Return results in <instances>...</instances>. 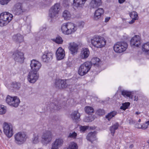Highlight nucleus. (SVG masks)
I'll return each instance as SVG.
<instances>
[{
  "label": "nucleus",
  "mask_w": 149,
  "mask_h": 149,
  "mask_svg": "<svg viewBox=\"0 0 149 149\" xmlns=\"http://www.w3.org/2000/svg\"><path fill=\"white\" fill-rule=\"evenodd\" d=\"M134 147V145L133 144H131V145L130 146L129 148H133Z\"/></svg>",
  "instance_id": "nucleus-57"
},
{
  "label": "nucleus",
  "mask_w": 149,
  "mask_h": 149,
  "mask_svg": "<svg viewBox=\"0 0 149 149\" xmlns=\"http://www.w3.org/2000/svg\"><path fill=\"white\" fill-rule=\"evenodd\" d=\"M117 112L116 111H113L108 113V114L105 116V118L108 121H110L111 119L114 117L117 114Z\"/></svg>",
  "instance_id": "nucleus-30"
},
{
  "label": "nucleus",
  "mask_w": 149,
  "mask_h": 149,
  "mask_svg": "<svg viewBox=\"0 0 149 149\" xmlns=\"http://www.w3.org/2000/svg\"><path fill=\"white\" fill-rule=\"evenodd\" d=\"M12 57L15 61L17 62H22L24 60V54L21 50H17L13 52Z\"/></svg>",
  "instance_id": "nucleus-12"
},
{
  "label": "nucleus",
  "mask_w": 149,
  "mask_h": 149,
  "mask_svg": "<svg viewBox=\"0 0 149 149\" xmlns=\"http://www.w3.org/2000/svg\"><path fill=\"white\" fill-rule=\"evenodd\" d=\"M92 63L88 61L81 64L79 67L78 71V74L81 76L86 74L90 70Z\"/></svg>",
  "instance_id": "nucleus-5"
},
{
  "label": "nucleus",
  "mask_w": 149,
  "mask_h": 149,
  "mask_svg": "<svg viewBox=\"0 0 149 149\" xmlns=\"http://www.w3.org/2000/svg\"><path fill=\"white\" fill-rule=\"evenodd\" d=\"M60 4L59 3H56L52 6L49 10V16L51 19H52L56 15L58 14L60 10Z\"/></svg>",
  "instance_id": "nucleus-13"
},
{
  "label": "nucleus",
  "mask_w": 149,
  "mask_h": 149,
  "mask_svg": "<svg viewBox=\"0 0 149 149\" xmlns=\"http://www.w3.org/2000/svg\"><path fill=\"white\" fill-rule=\"evenodd\" d=\"M63 5L64 6L67 8L69 6V3L68 1L67 0H64L63 2Z\"/></svg>",
  "instance_id": "nucleus-51"
},
{
  "label": "nucleus",
  "mask_w": 149,
  "mask_h": 149,
  "mask_svg": "<svg viewBox=\"0 0 149 149\" xmlns=\"http://www.w3.org/2000/svg\"><path fill=\"white\" fill-rule=\"evenodd\" d=\"M11 0H0V3L2 5L7 4Z\"/></svg>",
  "instance_id": "nucleus-48"
},
{
  "label": "nucleus",
  "mask_w": 149,
  "mask_h": 149,
  "mask_svg": "<svg viewBox=\"0 0 149 149\" xmlns=\"http://www.w3.org/2000/svg\"><path fill=\"white\" fill-rule=\"evenodd\" d=\"M39 76V74L38 72L31 71L28 76V79L30 83H34L38 80Z\"/></svg>",
  "instance_id": "nucleus-16"
},
{
  "label": "nucleus",
  "mask_w": 149,
  "mask_h": 149,
  "mask_svg": "<svg viewBox=\"0 0 149 149\" xmlns=\"http://www.w3.org/2000/svg\"><path fill=\"white\" fill-rule=\"evenodd\" d=\"M52 133L49 131H47L43 134L42 136L41 142L43 145H47L52 140Z\"/></svg>",
  "instance_id": "nucleus-11"
},
{
  "label": "nucleus",
  "mask_w": 149,
  "mask_h": 149,
  "mask_svg": "<svg viewBox=\"0 0 149 149\" xmlns=\"http://www.w3.org/2000/svg\"><path fill=\"white\" fill-rule=\"evenodd\" d=\"M38 142V136L36 134H34L33 139V142L34 144H36Z\"/></svg>",
  "instance_id": "nucleus-46"
},
{
  "label": "nucleus",
  "mask_w": 149,
  "mask_h": 149,
  "mask_svg": "<svg viewBox=\"0 0 149 149\" xmlns=\"http://www.w3.org/2000/svg\"><path fill=\"white\" fill-rule=\"evenodd\" d=\"M94 120V118L92 116L86 117L84 119V121L86 122H91Z\"/></svg>",
  "instance_id": "nucleus-44"
},
{
  "label": "nucleus",
  "mask_w": 149,
  "mask_h": 149,
  "mask_svg": "<svg viewBox=\"0 0 149 149\" xmlns=\"http://www.w3.org/2000/svg\"><path fill=\"white\" fill-rule=\"evenodd\" d=\"M63 17L64 19L66 20H69L70 18L71 14L67 10H65L63 13Z\"/></svg>",
  "instance_id": "nucleus-35"
},
{
  "label": "nucleus",
  "mask_w": 149,
  "mask_h": 149,
  "mask_svg": "<svg viewBox=\"0 0 149 149\" xmlns=\"http://www.w3.org/2000/svg\"><path fill=\"white\" fill-rule=\"evenodd\" d=\"M63 143L62 139L60 138L56 139L52 144L51 149H59V148L61 146Z\"/></svg>",
  "instance_id": "nucleus-20"
},
{
  "label": "nucleus",
  "mask_w": 149,
  "mask_h": 149,
  "mask_svg": "<svg viewBox=\"0 0 149 149\" xmlns=\"http://www.w3.org/2000/svg\"><path fill=\"white\" fill-rule=\"evenodd\" d=\"M130 15L131 18L132 19H137L138 15L137 13L136 12L133 11L131 12L130 14Z\"/></svg>",
  "instance_id": "nucleus-42"
},
{
  "label": "nucleus",
  "mask_w": 149,
  "mask_h": 149,
  "mask_svg": "<svg viewBox=\"0 0 149 149\" xmlns=\"http://www.w3.org/2000/svg\"><path fill=\"white\" fill-rule=\"evenodd\" d=\"M52 40L54 42L58 44H61L63 42L62 38L59 35H57L55 38L53 39Z\"/></svg>",
  "instance_id": "nucleus-36"
},
{
  "label": "nucleus",
  "mask_w": 149,
  "mask_h": 149,
  "mask_svg": "<svg viewBox=\"0 0 149 149\" xmlns=\"http://www.w3.org/2000/svg\"><path fill=\"white\" fill-rule=\"evenodd\" d=\"M130 124H134L135 123V121L132 120H130Z\"/></svg>",
  "instance_id": "nucleus-53"
},
{
  "label": "nucleus",
  "mask_w": 149,
  "mask_h": 149,
  "mask_svg": "<svg viewBox=\"0 0 149 149\" xmlns=\"http://www.w3.org/2000/svg\"><path fill=\"white\" fill-rule=\"evenodd\" d=\"M88 128V126H81L80 127V131L81 132H84Z\"/></svg>",
  "instance_id": "nucleus-47"
},
{
  "label": "nucleus",
  "mask_w": 149,
  "mask_h": 149,
  "mask_svg": "<svg viewBox=\"0 0 149 149\" xmlns=\"http://www.w3.org/2000/svg\"><path fill=\"white\" fill-rule=\"evenodd\" d=\"M118 1L119 3L122 4L125 1V0H118Z\"/></svg>",
  "instance_id": "nucleus-55"
},
{
  "label": "nucleus",
  "mask_w": 149,
  "mask_h": 149,
  "mask_svg": "<svg viewBox=\"0 0 149 149\" xmlns=\"http://www.w3.org/2000/svg\"><path fill=\"white\" fill-rule=\"evenodd\" d=\"M13 38L14 41L17 42H21L23 41V37L19 33L14 35Z\"/></svg>",
  "instance_id": "nucleus-27"
},
{
  "label": "nucleus",
  "mask_w": 149,
  "mask_h": 149,
  "mask_svg": "<svg viewBox=\"0 0 149 149\" xmlns=\"http://www.w3.org/2000/svg\"><path fill=\"white\" fill-rule=\"evenodd\" d=\"M80 113L78 111H75L72 113L71 115V117L73 120H79L80 117Z\"/></svg>",
  "instance_id": "nucleus-26"
},
{
  "label": "nucleus",
  "mask_w": 149,
  "mask_h": 149,
  "mask_svg": "<svg viewBox=\"0 0 149 149\" xmlns=\"http://www.w3.org/2000/svg\"><path fill=\"white\" fill-rule=\"evenodd\" d=\"M142 50L147 54L149 55V43H145L142 46Z\"/></svg>",
  "instance_id": "nucleus-33"
},
{
  "label": "nucleus",
  "mask_w": 149,
  "mask_h": 149,
  "mask_svg": "<svg viewBox=\"0 0 149 149\" xmlns=\"http://www.w3.org/2000/svg\"><path fill=\"white\" fill-rule=\"evenodd\" d=\"M60 102L57 100H56V99H54L53 102L52 103H50V109L52 112H53L54 110H59L62 108L63 106H64L66 104L65 102H63L62 104H59Z\"/></svg>",
  "instance_id": "nucleus-9"
},
{
  "label": "nucleus",
  "mask_w": 149,
  "mask_h": 149,
  "mask_svg": "<svg viewBox=\"0 0 149 149\" xmlns=\"http://www.w3.org/2000/svg\"><path fill=\"white\" fill-rule=\"evenodd\" d=\"M30 66L31 71L38 72L41 68L42 65L39 61L35 59L31 61Z\"/></svg>",
  "instance_id": "nucleus-15"
},
{
  "label": "nucleus",
  "mask_w": 149,
  "mask_h": 149,
  "mask_svg": "<svg viewBox=\"0 0 149 149\" xmlns=\"http://www.w3.org/2000/svg\"><path fill=\"white\" fill-rule=\"evenodd\" d=\"M91 42L95 47L101 48L105 45L106 41L103 37L95 36L91 39Z\"/></svg>",
  "instance_id": "nucleus-4"
},
{
  "label": "nucleus",
  "mask_w": 149,
  "mask_h": 149,
  "mask_svg": "<svg viewBox=\"0 0 149 149\" xmlns=\"http://www.w3.org/2000/svg\"><path fill=\"white\" fill-rule=\"evenodd\" d=\"M121 94L124 96L129 97L131 99L133 98V96L132 92L125 90H123L121 92Z\"/></svg>",
  "instance_id": "nucleus-32"
},
{
  "label": "nucleus",
  "mask_w": 149,
  "mask_h": 149,
  "mask_svg": "<svg viewBox=\"0 0 149 149\" xmlns=\"http://www.w3.org/2000/svg\"><path fill=\"white\" fill-rule=\"evenodd\" d=\"M104 11L102 8H98L95 12L93 19L95 20H97L100 19L102 15L104 13Z\"/></svg>",
  "instance_id": "nucleus-19"
},
{
  "label": "nucleus",
  "mask_w": 149,
  "mask_h": 149,
  "mask_svg": "<svg viewBox=\"0 0 149 149\" xmlns=\"http://www.w3.org/2000/svg\"><path fill=\"white\" fill-rule=\"evenodd\" d=\"M67 149H78L77 144L74 142L71 143Z\"/></svg>",
  "instance_id": "nucleus-40"
},
{
  "label": "nucleus",
  "mask_w": 149,
  "mask_h": 149,
  "mask_svg": "<svg viewBox=\"0 0 149 149\" xmlns=\"http://www.w3.org/2000/svg\"><path fill=\"white\" fill-rule=\"evenodd\" d=\"M90 51L87 48H83L81 52L80 56L82 59H86L89 55Z\"/></svg>",
  "instance_id": "nucleus-24"
},
{
  "label": "nucleus",
  "mask_w": 149,
  "mask_h": 149,
  "mask_svg": "<svg viewBox=\"0 0 149 149\" xmlns=\"http://www.w3.org/2000/svg\"><path fill=\"white\" fill-rule=\"evenodd\" d=\"M75 83V80L70 79L67 80L56 79L55 81L54 86L56 88L61 89L65 88L68 86L72 85Z\"/></svg>",
  "instance_id": "nucleus-1"
},
{
  "label": "nucleus",
  "mask_w": 149,
  "mask_h": 149,
  "mask_svg": "<svg viewBox=\"0 0 149 149\" xmlns=\"http://www.w3.org/2000/svg\"><path fill=\"white\" fill-rule=\"evenodd\" d=\"M146 123L148 125H149V120L146 122Z\"/></svg>",
  "instance_id": "nucleus-59"
},
{
  "label": "nucleus",
  "mask_w": 149,
  "mask_h": 149,
  "mask_svg": "<svg viewBox=\"0 0 149 149\" xmlns=\"http://www.w3.org/2000/svg\"><path fill=\"white\" fill-rule=\"evenodd\" d=\"M87 0H73V6L76 7L79 6L81 5L84 4Z\"/></svg>",
  "instance_id": "nucleus-31"
},
{
  "label": "nucleus",
  "mask_w": 149,
  "mask_h": 149,
  "mask_svg": "<svg viewBox=\"0 0 149 149\" xmlns=\"http://www.w3.org/2000/svg\"><path fill=\"white\" fill-rule=\"evenodd\" d=\"M13 15L8 12H4L0 14V26L7 25L12 19Z\"/></svg>",
  "instance_id": "nucleus-3"
},
{
  "label": "nucleus",
  "mask_w": 149,
  "mask_h": 149,
  "mask_svg": "<svg viewBox=\"0 0 149 149\" xmlns=\"http://www.w3.org/2000/svg\"><path fill=\"white\" fill-rule=\"evenodd\" d=\"M119 126V124L118 122L116 123L109 127V130L111 135L113 136L115 132V131L117 130Z\"/></svg>",
  "instance_id": "nucleus-25"
},
{
  "label": "nucleus",
  "mask_w": 149,
  "mask_h": 149,
  "mask_svg": "<svg viewBox=\"0 0 149 149\" xmlns=\"http://www.w3.org/2000/svg\"><path fill=\"white\" fill-rule=\"evenodd\" d=\"M13 100L12 102L11 106L14 107H17L19 105L20 102V100L18 97L16 96L14 97Z\"/></svg>",
  "instance_id": "nucleus-29"
},
{
  "label": "nucleus",
  "mask_w": 149,
  "mask_h": 149,
  "mask_svg": "<svg viewBox=\"0 0 149 149\" xmlns=\"http://www.w3.org/2000/svg\"><path fill=\"white\" fill-rule=\"evenodd\" d=\"M140 112H138V111L136 112L135 113V114L137 115H139V114H140Z\"/></svg>",
  "instance_id": "nucleus-58"
},
{
  "label": "nucleus",
  "mask_w": 149,
  "mask_h": 149,
  "mask_svg": "<svg viewBox=\"0 0 149 149\" xmlns=\"http://www.w3.org/2000/svg\"><path fill=\"white\" fill-rule=\"evenodd\" d=\"M84 24V23L83 22L79 21L78 23V26L80 28H83Z\"/></svg>",
  "instance_id": "nucleus-50"
},
{
  "label": "nucleus",
  "mask_w": 149,
  "mask_h": 149,
  "mask_svg": "<svg viewBox=\"0 0 149 149\" xmlns=\"http://www.w3.org/2000/svg\"><path fill=\"white\" fill-rule=\"evenodd\" d=\"M148 127V125L146 123V122L145 123L143 124L142 125H141V127H139V128H141L143 130H145Z\"/></svg>",
  "instance_id": "nucleus-49"
},
{
  "label": "nucleus",
  "mask_w": 149,
  "mask_h": 149,
  "mask_svg": "<svg viewBox=\"0 0 149 149\" xmlns=\"http://www.w3.org/2000/svg\"><path fill=\"white\" fill-rule=\"evenodd\" d=\"M131 20V21L129 22V23L130 24H132L134 22L135 20H137L136 19H134V18H133Z\"/></svg>",
  "instance_id": "nucleus-54"
},
{
  "label": "nucleus",
  "mask_w": 149,
  "mask_h": 149,
  "mask_svg": "<svg viewBox=\"0 0 149 149\" xmlns=\"http://www.w3.org/2000/svg\"><path fill=\"white\" fill-rule=\"evenodd\" d=\"M128 45L126 42H117L113 46L114 50L117 53H120L125 51L127 48Z\"/></svg>",
  "instance_id": "nucleus-6"
},
{
  "label": "nucleus",
  "mask_w": 149,
  "mask_h": 149,
  "mask_svg": "<svg viewBox=\"0 0 149 149\" xmlns=\"http://www.w3.org/2000/svg\"><path fill=\"white\" fill-rule=\"evenodd\" d=\"M110 19V17H107L105 18V22H108Z\"/></svg>",
  "instance_id": "nucleus-52"
},
{
  "label": "nucleus",
  "mask_w": 149,
  "mask_h": 149,
  "mask_svg": "<svg viewBox=\"0 0 149 149\" xmlns=\"http://www.w3.org/2000/svg\"><path fill=\"white\" fill-rule=\"evenodd\" d=\"M56 54L57 60H62L64 58L65 56L64 50L62 47H59L57 50Z\"/></svg>",
  "instance_id": "nucleus-18"
},
{
  "label": "nucleus",
  "mask_w": 149,
  "mask_h": 149,
  "mask_svg": "<svg viewBox=\"0 0 149 149\" xmlns=\"http://www.w3.org/2000/svg\"><path fill=\"white\" fill-rule=\"evenodd\" d=\"M97 132L96 131L93 132H90L88 133L86 139L87 140L92 143L96 140V135Z\"/></svg>",
  "instance_id": "nucleus-22"
},
{
  "label": "nucleus",
  "mask_w": 149,
  "mask_h": 149,
  "mask_svg": "<svg viewBox=\"0 0 149 149\" xmlns=\"http://www.w3.org/2000/svg\"><path fill=\"white\" fill-rule=\"evenodd\" d=\"M13 99H14V97H12L9 95H8L6 97V101L8 104L11 106V102Z\"/></svg>",
  "instance_id": "nucleus-37"
},
{
  "label": "nucleus",
  "mask_w": 149,
  "mask_h": 149,
  "mask_svg": "<svg viewBox=\"0 0 149 149\" xmlns=\"http://www.w3.org/2000/svg\"><path fill=\"white\" fill-rule=\"evenodd\" d=\"M15 142L19 145L23 144L26 141V135L23 133L19 132L15 135Z\"/></svg>",
  "instance_id": "nucleus-10"
},
{
  "label": "nucleus",
  "mask_w": 149,
  "mask_h": 149,
  "mask_svg": "<svg viewBox=\"0 0 149 149\" xmlns=\"http://www.w3.org/2000/svg\"><path fill=\"white\" fill-rule=\"evenodd\" d=\"M100 61V59L97 57L93 58L92 60L91 61H90L92 63V62H93V64L95 65H97L98 63Z\"/></svg>",
  "instance_id": "nucleus-43"
},
{
  "label": "nucleus",
  "mask_w": 149,
  "mask_h": 149,
  "mask_svg": "<svg viewBox=\"0 0 149 149\" xmlns=\"http://www.w3.org/2000/svg\"><path fill=\"white\" fill-rule=\"evenodd\" d=\"M85 112L88 115H91L94 112V109L92 107L87 106L85 108Z\"/></svg>",
  "instance_id": "nucleus-34"
},
{
  "label": "nucleus",
  "mask_w": 149,
  "mask_h": 149,
  "mask_svg": "<svg viewBox=\"0 0 149 149\" xmlns=\"http://www.w3.org/2000/svg\"><path fill=\"white\" fill-rule=\"evenodd\" d=\"M141 119H139V120L138 121H139V122H141Z\"/></svg>",
  "instance_id": "nucleus-61"
},
{
  "label": "nucleus",
  "mask_w": 149,
  "mask_h": 149,
  "mask_svg": "<svg viewBox=\"0 0 149 149\" xmlns=\"http://www.w3.org/2000/svg\"><path fill=\"white\" fill-rule=\"evenodd\" d=\"M77 30L76 26L71 22L63 23L61 26V31L65 34H71L74 33Z\"/></svg>",
  "instance_id": "nucleus-2"
},
{
  "label": "nucleus",
  "mask_w": 149,
  "mask_h": 149,
  "mask_svg": "<svg viewBox=\"0 0 149 149\" xmlns=\"http://www.w3.org/2000/svg\"><path fill=\"white\" fill-rule=\"evenodd\" d=\"M6 108L5 106L2 105H0V114L3 115L6 112Z\"/></svg>",
  "instance_id": "nucleus-41"
},
{
  "label": "nucleus",
  "mask_w": 149,
  "mask_h": 149,
  "mask_svg": "<svg viewBox=\"0 0 149 149\" xmlns=\"http://www.w3.org/2000/svg\"><path fill=\"white\" fill-rule=\"evenodd\" d=\"M136 96L135 97V99H134V100H136Z\"/></svg>",
  "instance_id": "nucleus-62"
},
{
  "label": "nucleus",
  "mask_w": 149,
  "mask_h": 149,
  "mask_svg": "<svg viewBox=\"0 0 149 149\" xmlns=\"http://www.w3.org/2000/svg\"><path fill=\"white\" fill-rule=\"evenodd\" d=\"M141 37L139 35H135L130 41L131 46L138 47L141 44Z\"/></svg>",
  "instance_id": "nucleus-17"
},
{
  "label": "nucleus",
  "mask_w": 149,
  "mask_h": 149,
  "mask_svg": "<svg viewBox=\"0 0 149 149\" xmlns=\"http://www.w3.org/2000/svg\"><path fill=\"white\" fill-rule=\"evenodd\" d=\"M102 0H91L90 6L91 8H96L102 5Z\"/></svg>",
  "instance_id": "nucleus-23"
},
{
  "label": "nucleus",
  "mask_w": 149,
  "mask_h": 149,
  "mask_svg": "<svg viewBox=\"0 0 149 149\" xmlns=\"http://www.w3.org/2000/svg\"><path fill=\"white\" fill-rule=\"evenodd\" d=\"M53 54L51 52L45 51L41 56L42 61L46 63L50 62L53 58Z\"/></svg>",
  "instance_id": "nucleus-14"
},
{
  "label": "nucleus",
  "mask_w": 149,
  "mask_h": 149,
  "mask_svg": "<svg viewBox=\"0 0 149 149\" xmlns=\"http://www.w3.org/2000/svg\"><path fill=\"white\" fill-rule=\"evenodd\" d=\"M27 27L28 29H29V30H27L28 32H30L31 31V29H30L31 28V26L30 25H28Z\"/></svg>",
  "instance_id": "nucleus-56"
},
{
  "label": "nucleus",
  "mask_w": 149,
  "mask_h": 149,
  "mask_svg": "<svg viewBox=\"0 0 149 149\" xmlns=\"http://www.w3.org/2000/svg\"><path fill=\"white\" fill-rule=\"evenodd\" d=\"M21 87V84L19 83L16 82H13L11 84V87L13 91L18 90Z\"/></svg>",
  "instance_id": "nucleus-28"
},
{
  "label": "nucleus",
  "mask_w": 149,
  "mask_h": 149,
  "mask_svg": "<svg viewBox=\"0 0 149 149\" xmlns=\"http://www.w3.org/2000/svg\"><path fill=\"white\" fill-rule=\"evenodd\" d=\"M52 0H47V1H49V3L52 2Z\"/></svg>",
  "instance_id": "nucleus-60"
},
{
  "label": "nucleus",
  "mask_w": 149,
  "mask_h": 149,
  "mask_svg": "<svg viewBox=\"0 0 149 149\" xmlns=\"http://www.w3.org/2000/svg\"><path fill=\"white\" fill-rule=\"evenodd\" d=\"M3 132L5 134L8 138H10L13 135V130L12 126L8 123L4 122L3 125Z\"/></svg>",
  "instance_id": "nucleus-8"
},
{
  "label": "nucleus",
  "mask_w": 149,
  "mask_h": 149,
  "mask_svg": "<svg viewBox=\"0 0 149 149\" xmlns=\"http://www.w3.org/2000/svg\"><path fill=\"white\" fill-rule=\"evenodd\" d=\"M77 134L75 132H73L72 133H70L69 136H68V137L69 138H72L74 139H75L77 136Z\"/></svg>",
  "instance_id": "nucleus-45"
},
{
  "label": "nucleus",
  "mask_w": 149,
  "mask_h": 149,
  "mask_svg": "<svg viewBox=\"0 0 149 149\" xmlns=\"http://www.w3.org/2000/svg\"><path fill=\"white\" fill-rule=\"evenodd\" d=\"M130 103L129 102H126L123 103L122 105L120 107V109L123 110H125L128 108L130 106Z\"/></svg>",
  "instance_id": "nucleus-38"
},
{
  "label": "nucleus",
  "mask_w": 149,
  "mask_h": 149,
  "mask_svg": "<svg viewBox=\"0 0 149 149\" xmlns=\"http://www.w3.org/2000/svg\"><path fill=\"white\" fill-rule=\"evenodd\" d=\"M96 113L99 116H102L105 113V111L103 109H99L96 110Z\"/></svg>",
  "instance_id": "nucleus-39"
},
{
  "label": "nucleus",
  "mask_w": 149,
  "mask_h": 149,
  "mask_svg": "<svg viewBox=\"0 0 149 149\" xmlns=\"http://www.w3.org/2000/svg\"><path fill=\"white\" fill-rule=\"evenodd\" d=\"M26 10L27 9L23 7L22 4L19 3H17L14 5L13 10L14 13L18 15H22Z\"/></svg>",
  "instance_id": "nucleus-7"
},
{
  "label": "nucleus",
  "mask_w": 149,
  "mask_h": 149,
  "mask_svg": "<svg viewBox=\"0 0 149 149\" xmlns=\"http://www.w3.org/2000/svg\"><path fill=\"white\" fill-rule=\"evenodd\" d=\"M78 49V45L77 44L73 42L69 44V49L70 53L72 54H75L77 52Z\"/></svg>",
  "instance_id": "nucleus-21"
}]
</instances>
